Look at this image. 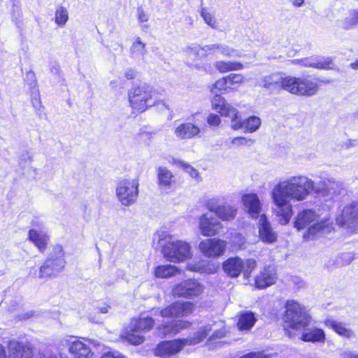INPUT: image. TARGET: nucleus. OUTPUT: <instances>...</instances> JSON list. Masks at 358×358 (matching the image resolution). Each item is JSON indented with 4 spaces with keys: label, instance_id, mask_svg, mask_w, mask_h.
<instances>
[{
    "label": "nucleus",
    "instance_id": "13d9d810",
    "mask_svg": "<svg viewBox=\"0 0 358 358\" xmlns=\"http://www.w3.org/2000/svg\"><path fill=\"white\" fill-rule=\"evenodd\" d=\"M291 3L295 7H301L304 3V0H291Z\"/></svg>",
    "mask_w": 358,
    "mask_h": 358
},
{
    "label": "nucleus",
    "instance_id": "c03bdc74",
    "mask_svg": "<svg viewBox=\"0 0 358 358\" xmlns=\"http://www.w3.org/2000/svg\"><path fill=\"white\" fill-rule=\"evenodd\" d=\"M175 164L183 169L192 178L195 179L199 178V172L189 164L180 160L175 161Z\"/></svg>",
    "mask_w": 358,
    "mask_h": 358
},
{
    "label": "nucleus",
    "instance_id": "f257e3e1",
    "mask_svg": "<svg viewBox=\"0 0 358 358\" xmlns=\"http://www.w3.org/2000/svg\"><path fill=\"white\" fill-rule=\"evenodd\" d=\"M321 187H316L314 181L304 175H296L277 182L270 192L273 203L272 213L281 225L287 224L293 215L292 202L306 200L312 192L322 195L337 194L342 187L340 181L333 178H323Z\"/></svg>",
    "mask_w": 358,
    "mask_h": 358
},
{
    "label": "nucleus",
    "instance_id": "f8f14e48",
    "mask_svg": "<svg viewBox=\"0 0 358 358\" xmlns=\"http://www.w3.org/2000/svg\"><path fill=\"white\" fill-rule=\"evenodd\" d=\"M138 180L128 178L120 180L116 187V196L122 205L129 206L134 204L138 195Z\"/></svg>",
    "mask_w": 358,
    "mask_h": 358
},
{
    "label": "nucleus",
    "instance_id": "423d86ee",
    "mask_svg": "<svg viewBox=\"0 0 358 358\" xmlns=\"http://www.w3.org/2000/svg\"><path fill=\"white\" fill-rule=\"evenodd\" d=\"M129 105L136 113H143L158 103L159 98L152 87L142 85L132 88L128 94Z\"/></svg>",
    "mask_w": 358,
    "mask_h": 358
},
{
    "label": "nucleus",
    "instance_id": "6ab92c4d",
    "mask_svg": "<svg viewBox=\"0 0 358 358\" xmlns=\"http://www.w3.org/2000/svg\"><path fill=\"white\" fill-rule=\"evenodd\" d=\"M8 355L6 358H33L34 350L27 343L11 340L8 344Z\"/></svg>",
    "mask_w": 358,
    "mask_h": 358
},
{
    "label": "nucleus",
    "instance_id": "cd10ccee",
    "mask_svg": "<svg viewBox=\"0 0 358 358\" xmlns=\"http://www.w3.org/2000/svg\"><path fill=\"white\" fill-rule=\"evenodd\" d=\"M213 324L208 323L202 325L198 328V329L194 332L189 337L183 338L184 345H194L203 341L208 334L212 331Z\"/></svg>",
    "mask_w": 358,
    "mask_h": 358
},
{
    "label": "nucleus",
    "instance_id": "aec40b11",
    "mask_svg": "<svg viewBox=\"0 0 358 358\" xmlns=\"http://www.w3.org/2000/svg\"><path fill=\"white\" fill-rule=\"evenodd\" d=\"M185 347L182 339H176L160 343L154 350L155 355L161 357H169L179 352Z\"/></svg>",
    "mask_w": 358,
    "mask_h": 358
},
{
    "label": "nucleus",
    "instance_id": "e433bc0d",
    "mask_svg": "<svg viewBox=\"0 0 358 358\" xmlns=\"http://www.w3.org/2000/svg\"><path fill=\"white\" fill-rule=\"evenodd\" d=\"M358 24V9L350 10L348 15L342 21L345 29H350Z\"/></svg>",
    "mask_w": 358,
    "mask_h": 358
},
{
    "label": "nucleus",
    "instance_id": "69168bd1",
    "mask_svg": "<svg viewBox=\"0 0 358 358\" xmlns=\"http://www.w3.org/2000/svg\"><path fill=\"white\" fill-rule=\"evenodd\" d=\"M120 51H122L123 50V46L122 45H120Z\"/></svg>",
    "mask_w": 358,
    "mask_h": 358
},
{
    "label": "nucleus",
    "instance_id": "f704fd0d",
    "mask_svg": "<svg viewBox=\"0 0 358 358\" xmlns=\"http://www.w3.org/2000/svg\"><path fill=\"white\" fill-rule=\"evenodd\" d=\"M214 66L221 73L239 71L243 69L244 67L243 64L241 62L224 60L215 62Z\"/></svg>",
    "mask_w": 358,
    "mask_h": 358
},
{
    "label": "nucleus",
    "instance_id": "c85d7f7f",
    "mask_svg": "<svg viewBox=\"0 0 358 358\" xmlns=\"http://www.w3.org/2000/svg\"><path fill=\"white\" fill-rule=\"evenodd\" d=\"M200 131L199 127L192 123L187 122L180 124L176 127L174 134L179 139H189L197 136Z\"/></svg>",
    "mask_w": 358,
    "mask_h": 358
},
{
    "label": "nucleus",
    "instance_id": "09e8293b",
    "mask_svg": "<svg viewBox=\"0 0 358 358\" xmlns=\"http://www.w3.org/2000/svg\"><path fill=\"white\" fill-rule=\"evenodd\" d=\"M207 122L213 127H217L221 123V119L218 115L210 113L207 117Z\"/></svg>",
    "mask_w": 358,
    "mask_h": 358
},
{
    "label": "nucleus",
    "instance_id": "6e6d98bb",
    "mask_svg": "<svg viewBox=\"0 0 358 358\" xmlns=\"http://www.w3.org/2000/svg\"><path fill=\"white\" fill-rule=\"evenodd\" d=\"M233 243L240 247L242 245V244H243L244 238L241 234H236L234 236V240H233Z\"/></svg>",
    "mask_w": 358,
    "mask_h": 358
},
{
    "label": "nucleus",
    "instance_id": "f03ea898",
    "mask_svg": "<svg viewBox=\"0 0 358 358\" xmlns=\"http://www.w3.org/2000/svg\"><path fill=\"white\" fill-rule=\"evenodd\" d=\"M294 227L298 231L306 229L303 234V239L306 241L320 239L334 230L329 217H321L316 211L311 209H305L297 213Z\"/></svg>",
    "mask_w": 358,
    "mask_h": 358
},
{
    "label": "nucleus",
    "instance_id": "9b49d317",
    "mask_svg": "<svg viewBox=\"0 0 358 358\" xmlns=\"http://www.w3.org/2000/svg\"><path fill=\"white\" fill-rule=\"evenodd\" d=\"M154 326L152 317H140L131 323L129 329L122 333V338L132 345H140L144 342L145 338L142 332L150 331Z\"/></svg>",
    "mask_w": 358,
    "mask_h": 358
},
{
    "label": "nucleus",
    "instance_id": "2f4dec72",
    "mask_svg": "<svg viewBox=\"0 0 358 358\" xmlns=\"http://www.w3.org/2000/svg\"><path fill=\"white\" fill-rule=\"evenodd\" d=\"M180 273V269L171 264L159 265L155 268L154 275L157 278H169Z\"/></svg>",
    "mask_w": 358,
    "mask_h": 358
},
{
    "label": "nucleus",
    "instance_id": "49530a36",
    "mask_svg": "<svg viewBox=\"0 0 358 358\" xmlns=\"http://www.w3.org/2000/svg\"><path fill=\"white\" fill-rule=\"evenodd\" d=\"M205 206L210 212L215 213L221 205H219V198L213 196L206 199Z\"/></svg>",
    "mask_w": 358,
    "mask_h": 358
},
{
    "label": "nucleus",
    "instance_id": "c9c22d12",
    "mask_svg": "<svg viewBox=\"0 0 358 358\" xmlns=\"http://www.w3.org/2000/svg\"><path fill=\"white\" fill-rule=\"evenodd\" d=\"M215 214L222 221H230L235 218L237 209L233 206L224 204L218 208Z\"/></svg>",
    "mask_w": 358,
    "mask_h": 358
},
{
    "label": "nucleus",
    "instance_id": "a878e982",
    "mask_svg": "<svg viewBox=\"0 0 358 358\" xmlns=\"http://www.w3.org/2000/svg\"><path fill=\"white\" fill-rule=\"evenodd\" d=\"M244 261L239 257L229 258L223 263V270L231 278L238 277L244 268Z\"/></svg>",
    "mask_w": 358,
    "mask_h": 358
},
{
    "label": "nucleus",
    "instance_id": "20e7f679",
    "mask_svg": "<svg viewBox=\"0 0 358 358\" xmlns=\"http://www.w3.org/2000/svg\"><path fill=\"white\" fill-rule=\"evenodd\" d=\"M159 242L162 246L164 256L170 262H182L192 257L189 243L178 240L166 232L159 234Z\"/></svg>",
    "mask_w": 358,
    "mask_h": 358
},
{
    "label": "nucleus",
    "instance_id": "338daca9",
    "mask_svg": "<svg viewBox=\"0 0 358 358\" xmlns=\"http://www.w3.org/2000/svg\"><path fill=\"white\" fill-rule=\"evenodd\" d=\"M143 27L147 29V28H148V25H143Z\"/></svg>",
    "mask_w": 358,
    "mask_h": 358
},
{
    "label": "nucleus",
    "instance_id": "052dcab7",
    "mask_svg": "<svg viewBox=\"0 0 358 358\" xmlns=\"http://www.w3.org/2000/svg\"><path fill=\"white\" fill-rule=\"evenodd\" d=\"M6 352L3 345L0 343V358H6Z\"/></svg>",
    "mask_w": 358,
    "mask_h": 358
},
{
    "label": "nucleus",
    "instance_id": "79ce46f5",
    "mask_svg": "<svg viewBox=\"0 0 358 358\" xmlns=\"http://www.w3.org/2000/svg\"><path fill=\"white\" fill-rule=\"evenodd\" d=\"M229 88L234 85H241L246 81L245 78L241 73H231L227 76Z\"/></svg>",
    "mask_w": 358,
    "mask_h": 358
},
{
    "label": "nucleus",
    "instance_id": "4c0bfd02",
    "mask_svg": "<svg viewBox=\"0 0 358 358\" xmlns=\"http://www.w3.org/2000/svg\"><path fill=\"white\" fill-rule=\"evenodd\" d=\"M228 88H229V85L228 83L227 76L218 79L210 87V92L215 94V96L212 100V102L213 101V100L216 96H219L222 97L220 95L218 94L219 92H221L222 91H226V90H227Z\"/></svg>",
    "mask_w": 358,
    "mask_h": 358
},
{
    "label": "nucleus",
    "instance_id": "b1692460",
    "mask_svg": "<svg viewBox=\"0 0 358 358\" xmlns=\"http://www.w3.org/2000/svg\"><path fill=\"white\" fill-rule=\"evenodd\" d=\"M324 324L327 327L331 329L338 335L343 338L351 339L356 336L355 331L342 322L328 319L325 320Z\"/></svg>",
    "mask_w": 358,
    "mask_h": 358
},
{
    "label": "nucleus",
    "instance_id": "c756f323",
    "mask_svg": "<svg viewBox=\"0 0 358 358\" xmlns=\"http://www.w3.org/2000/svg\"><path fill=\"white\" fill-rule=\"evenodd\" d=\"M301 339L304 342L324 343L326 339L325 333L323 329L317 327L306 329Z\"/></svg>",
    "mask_w": 358,
    "mask_h": 358
},
{
    "label": "nucleus",
    "instance_id": "4d7b16f0",
    "mask_svg": "<svg viewBox=\"0 0 358 358\" xmlns=\"http://www.w3.org/2000/svg\"><path fill=\"white\" fill-rule=\"evenodd\" d=\"M187 64L189 66H193V67H194V68H196V69H197L199 70H201V69H203V66L201 65H200L199 64H198L197 62H191L189 58L187 59Z\"/></svg>",
    "mask_w": 358,
    "mask_h": 358
},
{
    "label": "nucleus",
    "instance_id": "ea45409f",
    "mask_svg": "<svg viewBox=\"0 0 358 358\" xmlns=\"http://www.w3.org/2000/svg\"><path fill=\"white\" fill-rule=\"evenodd\" d=\"M145 43L140 38H137L131 46V54L133 57H143L146 54Z\"/></svg>",
    "mask_w": 358,
    "mask_h": 358
},
{
    "label": "nucleus",
    "instance_id": "37998d69",
    "mask_svg": "<svg viewBox=\"0 0 358 358\" xmlns=\"http://www.w3.org/2000/svg\"><path fill=\"white\" fill-rule=\"evenodd\" d=\"M255 141L252 138L245 137H236L231 139V143L234 147L241 148L244 146H250L254 143Z\"/></svg>",
    "mask_w": 358,
    "mask_h": 358
},
{
    "label": "nucleus",
    "instance_id": "ddd939ff",
    "mask_svg": "<svg viewBox=\"0 0 358 358\" xmlns=\"http://www.w3.org/2000/svg\"><path fill=\"white\" fill-rule=\"evenodd\" d=\"M203 285L195 279H189L176 285L172 294L176 297L192 299L201 294Z\"/></svg>",
    "mask_w": 358,
    "mask_h": 358
},
{
    "label": "nucleus",
    "instance_id": "e2e57ef3",
    "mask_svg": "<svg viewBox=\"0 0 358 358\" xmlns=\"http://www.w3.org/2000/svg\"><path fill=\"white\" fill-rule=\"evenodd\" d=\"M351 66L353 69H358V62H355L351 64Z\"/></svg>",
    "mask_w": 358,
    "mask_h": 358
},
{
    "label": "nucleus",
    "instance_id": "4468645a",
    "mask_svg": "<svg viewBox=\"0 0 358 358\" xmlns=\"http://www.w3.org/2000/svg\"><path fill=\"white\" fill-rule=\"evenodd\" d=\"M226 248L225 241L215 238L203 240L199 244L200 252L208 258H216L223 255Z\"/></svg>",
    "mask_w": 358,
    "mask_h": 358
},
{
    "label": "nucleus",
    "instance_id": "4be33fe9",
    "mask_svg": "<svg viewBox=\"0 0 358 358\" xmlns=\"http://www.w3.org/2000/svg\"><path fill=\"white\" fill-rule=\"evenodd\" d=\"M292 63L294 64H300L306 67H312L320 69H331L332 61L330 58H315L308 57L301 59H293Z\"/></svg>",
    "mask_w": 358,
    "mask_h": 358
},
{
    "label": "nucleus",
    "instance_id": "5701e85b",
    "mask_svg": "<svg viewBox=\"0 0 358 358\" xmlns=\"http://www.w3.org/2000/svg\"><path fill=\"white\" fill-rule=\"evenodd\" d=\"M259 234L261 240L265 243H272L277 239V235L264 214L260 216L259 220Z\"/></svg>",
    "mask_w": 358,
    "mask_h": 358
},
{
    "label": "nucleus",
    "instance_id": "f3484780",
    "mask_svg": "<svg viewBox=\"0 0 358 358\" xmlns=\"http://www.w3.org/2000/svg\"><path fill=\"white\" fill-rule=\"evenodd\" d=\"M336 222L342 227H350L358 222V202L352 201L344 205L336 217Z\"/></svg>",
    "mask_w": 358,
    "mask_h": 358
},
{
    "label": "nucleus",
    "instance_id": "58836bf2",
    "mask_svg": "<svg viewBox=\"0 0 358 358\" xmlns=\"http://www.w3.org/2000/svg\"><path fill=\"white\" fill-rule=\"evenodd\" d=\"M69 20V13L66 8L62 6L57 7L55 10V21L60 27L64 26Z\"/></svg>",
    "mask_w": 358,
    "mask_h": 358
},
{
    "label": "nucleus",
    "instance_id": "603ef678",
    "mask_svg": "<svg viewBox=\"0 0 358 358\" xmlns=\"http://www.w3.org/2000/svg\"><path fill=\"white\" fill-rule=\"evenodd\" d=\"M138 72L134 69H127L125 70L124 73V76L127 80H132L134 79L137 76Z\"/></svg>",
    "mask_w": 358,
    "mask_h": 358
},
{
    "label": "nucleus",
    "instance_id": "a211bd4d",
    "mask_svg": "<svg viewBox=\"0 0 358 358\" xmlns=\"http://www.w3.org/2000/svg\"><path fill=\"white\" fill-rule=\"evenodd\" d=\"M242 203L245 211L252 219L260 218L262 215V205L257 194L250 193L242 196Z\"/></svg>",
    "mask_w": 358,
    "mask_h": 358
},
{
    "label": "nucleus",
    "instance_id": "1a4fd4ad",
    "mask_svg": "<svg viewBox=\"0 0 358 358\" xmlns=\"http://www.w3.org/2000/svg\"><path fill=\"white\" fill-rule=\"evenodd\" d=\"M216 53H220L222 57L228 58H240L242 57L240 50L220 43L195 46L188 48L189 57H194L198 59Z\"/></svg>",
    "mask_w": 358,
    "mask_h": 358
},
{
    "label": "nucleus",
    "instance_id": "864d4df0",
    "mask_svg": "<svg viewBox=\"0 0 358 358\" xmlns=\"http://www.w3.org/2000/svg\"><path fill=\"white\" fill-rule=\"evenodd\" d=\"M122 79L120 76H118L117 79L112 80L110 82V86L111 88L116 90L122 87Z\"/></svg>",
    "mask_w": 358,
    "mask_h": 358
},
{
    "label": "nucleus",
    "instance_id": "a19ab883",
    "mask_svg": "<svg viewBox=\"0 0 358 358\" xmlns=\"http://www.w3.org/2000/svg\"><path fill=\"white\" fill-rule=\"evenodd\" d=\"M229 333V328L227 327H223L220 329L215 331L213 334L208 338L207 345L210 348L213 347V343L217 339H221L227 336V335Z\"/></svg>",
    "mask_w": 358,
    "mask_h": 358
},
{
    "label": "nucleus",
    "instance_id": "6e6552de",
    "mask_svg": "<svg viewBox=\"0 0 358 358\" xmlns=\"http://www.w3.org/2000/svg\"><path fill=\"white\" fill-rule=\"evenodd\" d=\"M283 87L292 94L303 96H313L318 91V84L309 77L285 76Z\"/></svg>",
    "mask_w": 358,
    "mask_h": 358
},
{
    "label": "nucleus",
    "instance_id": "bf43d9fd",
    "mask_svg": "<svg viewBox=\"0 0 358 358\" xmlns=\"http://www.w3.org/2000/svg\"><path fill=\"white\" fill-rule=\"evenodd\" d=\"M110 308V307L108 305H105L103 306L99 307V311L101 313H107L109 311Z\"/></svg>",
    "mask_w": 358,
    "mask_h": 358
},
{
    "label": "nucleus",
    "instance_id": "3c124183",
    "mask_svg": "<svg viewBox=\"0 0 358 358\" xmlns=\"http://www.w3.org/2000/svg\"><path fill=\"white\" fill-rule=\"evenodd\" d=\"M341 358H358V352L353 350L345 349L341 353Z\"/></svg>",
    "mask_w": 358,
    "mask_h": 358
},
{
    "label": "nucleus",
    "instance_id": "0eeeda50",
    "mask_svg": "<svg viewBox=\"0 0 358 358\" xmlns=\"http://www.w3.org/2000/svg\"><path fill=\"white\" fill-rule=\"evenodd\" d=\"M59 358H92L90 347L82 341L73 336H66L61 340ZM41 358H59L50 353L43 355Z\"/></svg>",
    "mask_w": 358,
    "mask_h": 358
},
{
    "label": "nucleus",
    "instance_id": "8fccbe9b",
    "mask_svg": "<svg viewBox=\"0 0 358 358\" xmlns=\"http://www.w3.org/2000/svg\"><path fill=\"white\" fill-rule=\"evenodd\" d=\"M137 19L139 23L142 24L148 21V15L143 8H138L137 10Z\"/></svg>",
    "mask_w": 358,
    "mask_h": 358
},
{
    "label": "nucleus",
    "instance_id": "5fc2aeb1",
    "mask_svg": "<svg viewBox=\"0 0 358 358\" xmlns=\"http://www.w3.org/2000/svg\"><path fill=\"white\" fill-rule=\"evenodd\" d=\"M101 358H124L120 353L117 352H107L104 353Z\"/></svg>",
    "mask_w": 358,
    "mask_h": 358
},
{
    "label": "nucleus",
    "instance_id": "473e14b6",
    "mask_svg": "<svg viewBox=\"0 0 358 358\" xmlns=\"http://www.w3.org/2000/svg\"><path fill=\"white\" fill-rule=\"evenodd\" d=\"M29 238L41 251L45 250L49 241L48 235L44 231L35 229L29 230Z\"/></svg>",
    "mask_w": 358,
    "mask_h": 358
},
{
    "label": "nucleus",
    "instance_id": "9d476101",
    "mask_svg": "<svg viewBox=\"0 0 358 358\" xmlns=\"http://www.w3.org/2000/svg\"><path fill=\"white\" fill-rule=\"evenodd\" d=\"M53 252L54 253L40 267L38 273L36 274V271L34 272V278L41 279L54 278L64 268L66 262L62 247L61 245L55 246Z\"/></svg>",
    "mask_w": 358,
    "mask_h": 358
},
{
    "label": "nucleus",
    "instance_id": "7ed1b4c3",
    "mask_svg": "<svg viewBox=\"0 0 358 358\" xmlns=\"http://www.w3.org/2000/svg\"><path fill=\"white\" fill-rule=\"evenodd\" d=\"M213 109L219 113L222 116L231 119V128L234 130L244 129L249 133L256 131L262 124L261 119L257 116H250L241 120L238 110L227 103L223 97L216 96L213 101Z\"/></svg>",
    "mask_w": 358,
    "mask_h": 358
},
{
    "label": "nucleus",
    "instance_id": "680f3d73",
    "mask_svg": "<svg viewBox=\"0 0 358 358\" xmlns=\"http://www.w3.org/2000/svg\"><path fill=\"white\" fill-rule=\"evenodd\" d=\"M141 138H147V139H150L152 138L151 134H150L149 133H146V132L141 134Z\"/></svg>",
    "mask_w": 358,
    "mask_h": 358
},
{
    "label": "nucleus",
    "instance_id": "412c9836",
    "mask_svg": "<svg viewBox=\"0 0 358 358\" xmlns=\"http://www.w3.org/2000/svg\"><path fill=\"white\" fill-rule=\"evenodd\" d=\"M285 76L282 77L280 73H271L263 76L257 83V85L264 88L270 93L284 90L283 82Z\"/></svg>",
    "mask_w": 358,
    "mask_h": 358
},
{
    "label": "nucleus",
    "instance_id": "dca6fc26",
    "mask_svg": "<svg viewBox=\"0 0 358 358\" xmlns=\"http://www.w3.org/2000/svg\"><path fill=\"white\" fill-rule=\"evenodd\" d=\"M198 227L201 234L207 237H213L219 234L223 229V224L208 213L199 216Z\"/></svg>",
    "mask_w": 358,
    "mask_h": 358
},
{
    "label": "nucleus",
    "instance_id": "a18cd8bd",
    "mask_svg": "<svg viewBox=\"0 0 358 358\" xmlns=\"http://www.w3.org/2000/svg\"><path fill=\"white\" fill-rule=\"evenodd\" d=\"M201 15L206 24L214 29L217 28V22L212 13H209L206 9L203 8L201 10Z\"/></svg>",
    "mask_w": 358,
    "mask_h": 358
},
{
    "label": "nucleus",
    "instance_id": "393cba45",
    "mask_svg": "<svg viewBox=\"0 0 358 358\" xmlns=\"http://www.w3.org/2000/svg\"><path fill=\"white\" fill-rule=\"evenodd\" d=\"M157 182L160 189L166 191L175 184L174 176L166 167L159 166L157 169Z\"/></svg>",
    "mask_w": 358,
    "mask_h": 358
},
{
    "label": "nucleus",
    "instance_id": "2eb2a0df",
    "mask_svg": "<svg viewBox=\"0 0 358 358\" xmlns=\"http://www.w3.org/2000/svg\"><path fill=\"white\" fill-rule=\"evenodd\" d=\"M195 306L189 301H176L159 311L163 317H183L191 315Z\"/></svg>",
    "mask_w": 358,
    "mask_h": 358
},
{
    "label": "nucleus",
    "instance_id": "de8ad7c7",
    "mask_svg": "<svg viewBox=\"0 0 358 358\" xmlns=\"http://www.w3.org/2000/svg\"><path fill=\"white\" fill-rule=\"evenodd\" d=\"M244 268L243 270L245 277H248L250 273L256 267V262L252 259H248L244 261Z\"/></svg>",
    "mask_w": 358,
    "mask_h": 358
},
{
    "label": "nucleus",
    "instance_id": "72a5a7b5",
    "mask_svg": "<svg viewBox=\"0 0 358 358\" xmlns=\"http://www.w3.org/2000/svg\"><path fill=\"white\" fill-rule=\"evenodd\" d=\"M191 322L186 320H178L175 322L163 325L159 327V330H162V334L166 336L167 334H176L181 330L188 329L191 326Z\"/></svg>",
    "mask_w": 358,
    "mask_h": 358
},
{
    "label": "nucleus",
    "instance_id": "bb28decb",
    "mask_svg": "<svg viewBox=\"0 0 358 358\" xmlns=\"http://www.w3.org/2000/svg\"><path fill=\"white\" fill-rule=\"evenodd\" d=\"M236 318L237 327L241 331H249L257 322L255 313L250 310L241 311Z\"/></svg>",
    "mask_w": 358,
    "mask_h": 358
},
{
    "label": "nucleus",
    "instance_id": "0e129e2a",
    "mask_svg": "<svg viewBox=\"0 0 358 358\" xmlns=\"http://www.w3.org/2000/svg\"><path fill=\"white\" fill-rule=\"evenodd\" d=\"M33 315L30 313H27L22 319H28L29 317H31Z\"/></svg>",
    "mask_w": 358,
    "mask_h": 358
},
{
    "label": "nucleus",
    "instance_id": "39448f33",
    "mask_svg": "<svg viewBox=\"0 0 358 358\" xmlns=\"http://www.w3.org/2000/svg\"><path fill=\"white\" fill-rule=\"evenodd\" d=\"M285 308L283 321L287 327L299 330L305 329L310 324V315L303 304L290 299L285 302Z\"/></svg>",
    "mask_w": 358,
    "mask_h": 358
},
{
    "label": "nucleus",
    "instance_id": "7c9ffc66",
    "mask_svg": "<svg viewBox=\"0 0 358 358\" xmlns=\"http://www.w3.org/2000/svg\"><path fill=\"white\" fill-rule=\"evenodd\" d=\"M276 280L275 274L270 268L264 269L255 280V283L259 288H265L275 283Z\"/></svg>",
    "mask_w": 358,
    "mask_h": 358
}]
</instances>
